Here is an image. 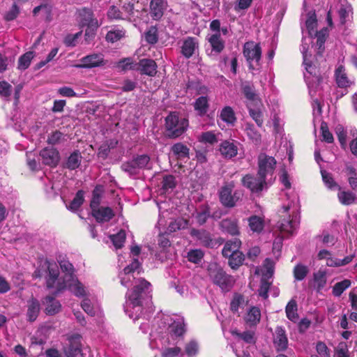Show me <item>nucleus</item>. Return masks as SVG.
I'll return each instance as SVG.
<instances>
[{
	"mask_svg": "<svg viewBox=\"0 0 357 357\" xmlns=\"http://www.w3.org/2000/svg\"><path fill=\"white\" fill-rule=\"evenodd\" d=\"M140 264L135 259L119 274L121 285L130 288L126 294L124 310L134 321L138 319L143 312L144 303L150 298L151 283L139 276Z\"/></svg>",
	"mask_w": 357,
	"mask_h": 357,
	"instance_id": "f257e3e1",
	"label": "nucleus"
},
{
	"mask_svg": "<svg viewBox=\"0 0 357 357\" xmlns=\"http://www.w3.org/2000/svg\"><path fill=\"white\" fill-rule=\"evenodd\" d=\"M247 105L250 116L255 121L257 125L261 128L264 123V105L262 102H261V105H257L256 104H248Z\"/></svg>",
	"mask_w": 357,
	"mask_h": 357,
	"instance_id": "4be33fe9",
	"label": "nucleus"
},
{
	"mask_svg": "<svg viewBox=\"0 0 357 357\" xmlns=\"http://www.w3.org/2000/svg\"><path fill=\"white\" fill-rule=\"evenodd\" d=\"M245 131L248 137L253 142L257 143L261 140L260 133L255 129L252 123H247L245 125Z\"/></svg>",
	"mask_w": 357,
	"mask_h": 357,
	"instance_id": "a19ab883",
	"label": "nucleus"
},
{
	"mask_svg": "<svg viewBox=\"0 0 357 357\" xmlns=\"http://www.w3.org/2000/svg\"><path fill=\"white\" fill-rule=\"evenodd\" d=\"M40 155L42 158L43 162L45 165L55 167L59 161V151L54 148H45L40 153Z\"/></svg>",
	"mask_w": 357,
	"mask_h": 357,
	"instance_id": "dca6fc26",
	"label": "nucleus"
},
{
	"mask_svg": "<svg viewBox=\"0 0 357 357\" xmlns=\"http://www.w3.org/2000/svg\"><path fill=\"white\" fill-rule=\"evenodd\" d=\"M199 47L198 40L195 38H186L181 46V54L187 59L190 58Z\"/></svg>",
	"mask_w": 357,
	"mask_h": 357,
	"instance_id": "6ab92c4d",
	"label": "nucleus"
},
{
	"mask_svg": "<svg viewBox=\"0 0 357 357\" xmlns=\"http://www.w3.org/2000/svg\"><path fill=\"white\" fill-rule=\"evenodd\" d=\"M237 143L234 140H225L220 144L219 151L225 159H231L238 153Z\"/></svg>",
	"mask_w": 357,
	"mask_h": 357,
	"instance_id": "2eb2a0df",
	"label": "nucleus"
},
{
	"mask_svg": "<svg viewBox=\"0 0 357 357\" xmlns=\"http://www.w3.org/2000/svg\"><path fill=\"white\" fill-rule=\"evenodd\" d=\"M137 63H134L131 58H125L115 64V68L119 70L127 71L129 70H137Z\"/></svg>",
	"mask_w": 357,
	"mask_h": 357,
	"instance_id": "c9c22d12",
	"label": "nucleus"
},
{
	"mask_svg": "<svg viewBox=\"0 0 357 357\" xmlns=\"http://www.w3.org/2000/svg\"><path fill=\"white\" fill-rule=\"evenodd\" d=\"M336 357H349V349L347 344L344 342H341L338 344L335 349Z\"/></svg>",
	"mask_w": 357,
	"mask_h": 357,
	"instance_id": "774afa93",
	"label": "nucleus"
},
{
	"mask_svg": "<svg viewBox=\"0 0 357 357\" xmlns=\"http://www.w3.org/2000/svg\"><path fill=\"white\" fill-rule=\"evenodd\" d=\"M145 40L149 44H155L158 40V29L155 26H151L144 35Z\"/></svg>",
	"mask_w": 357,
	"mask_h": 357,
	"instance_id": "6e6d98bb",
	"label": "nucleus"
},
{
	"mask_svg": "<svg viewBox=\"0 0 357 357\" xmlns=\"http://www.w3.org/2000/svg\"><path fill=\"white\" fill-rule=\"evenodd\" d=\"M193 235L196 236L198 239L200 240L201 243L206 247H212L213 246V241L211 238V236L208 232H206L204 230H195L192 233Z\"/></svg>",
	"mask_w": 357,
	"mask_h": 357,
	"instance_id": "58836bf2",
	"label": "nucleus"
},
{
	"mask_svg": "<svg viewBox=\"0 0 357 357\" xmlns=\"http://www.w3.org/2000/svg\"><path fill=\"white\" fill-rule=\"evenodd\" d=\"M248 305V301H245L244 297L240 294H236L234 296L231 302V310L236 312L239 308H243Z\"/></svg>",
	"mask_w": 357,
	"mask_h": 357,
	"instance_id": "c03bdc74",
	"label": "nucleus"
},
{
	"mask_svg": "<svg viewBox=\"0 0 357 357\" xmlns=\"http://www.w3.org/2000/svg\"><path fill=\"white\" fill-rule=\"evenodd\" d=\"M121 169L129 176L137 175L140 171V168L138 167L137 163L134 158L123 162L121 165Z\"/></svg>",
	"mask_w": 357,
	"mask_h": 357,
	"instance_id": "473e14b6",
	"label": "nucleus"
},
{
	"mask_svg": "<svg viewBox=\"0 0 357 357\" xmlns=\"http://www.w3.org/2000/svg\"><path fill=\"white\" fill-rule=\"evenodd\" d=\"M45 312L48 315H54L61 310V305L52 296H46L43 301Z\"/></svg>",
	"mask_w": 357,
	"mask_h": 357,
	"instance_id": "5701e85b",
	"label": "nucleus"
},
{
	"mask_svg": "<svg viewBox=\"0 0 357 357\" xmlns=\"http://www.w3.org/2000/svg\"><path fill=\"white\" fill-rule=\"evenodd\" d=\"M221 227L231 235L235 236L239 234L238 226L236 220L229 219L223 220L221 222Z\"/></svg>",
	"mask_w": 357,
	"mask_h": 357,
	"instance_id": "72a5a7b5",
	"label": "nucleus"
},
{
	"mask_svg": "<svg viewBox=\"0 0 357 357\" xmlns=\"http://www.w3.org/2000/svg\"><path fill=\"white\" fill-rule=\"evenodd\" d=\"M243 56L249 65V69L254 70L259 66L261 57V48L259 43L249 41L243 45Z\"/></svg>",
	"mask_w": 357,
	"mask_h": 357,
	"instance_id": "423d86ee",
	"label": "nucleus"
},
{
	"mask_svg": "<svg viewBox=\"0 0 357 357\" xmlns=\"http://www.w3.org/2000/svg\"><path fill=\"white\" fill-rule=\"evenodd\" d=\"M229 265L233 269L238 268L241 265H242L243 261H244V255L241 252H234L231 256H229Z\"/></svg>",
	"mask_w": 357,
	"mask_h": 357,
	"instance_id": "ea45409f",
	"label": "nucleus"
},
{
	"mask_svg": "<svg viewBox=\"0 0 357 357\" xmlns=\"http://www.w3.org/2000/svg\"><path fill=\"white\" fill-rule=\"evenodd\" d=\"M204 257V252L199 250H192L188 252V259L195 264L199 263Z\"/></svg>",
	"mask_w": 357,
	"mask_h": 357,
	"instance_id": "052dcab7",
	"label": "nucleus"
},
{
	"mask_svg": "<svg viewBox=\"0 0 357 357\" xmlns=\"http://www.w3.org/2000/svg\"><path fill=\"white\" fill-rule=\"evenodd\" d=\"M322 179L325 185L331 190H335L339 188L337 184L335 182L331 174L326 171H321Z\"/></svg>",
	"mask_w": 357,
	"mask_h": 357,
	"instance_id": "bf43d9fd",
	"label": "nucleus"
},
{
	"mask_svg": "<svg viewBox=\"0 0 357 357\" xmlns=\"http://www.w3.org/2000/svg\"><path fill=\"white\" fill-rule=\"evenodd\" d=\"M81 159L82 156L79 152H73L68 158L66 167L70 169L77 168L80 165Z\"/></svg>",
	"mask_w": 357,
	"mask_h": 357,
	"instance_id": "49530a36",
	"label": "nucleus"
},
{
	"mask_svg": "<svg viewBox=\"0 0 357 357\" xmlns=\"http://www.w3.org/2000/svg\"><path fill=\"white\" fill-rule=\"evenodd\" d=\"M140 169L144 168L150 169V157L148 155H139L133 158Z\"/></svg>",
	"mask_w": 357,
	"mask_h": 357,
	"instance_id": "680f3d73",
	"label": "nucleus"
},
{
	"mask_svg": "<svg viewBox=\"0 0 357 357\" xmlns=\"http://www.w3.org/2000/svg\"><path fill=\"white\" fill-rule=\"evenodd\" d=\"M351 284V282L348 279L336 283L333 287V294L337 297L340 296L344 291L349 288Z\"/></svg>",
	"mask_w": 357,
	"mask_h": 357,
	"instance_id": "37998d69",
	"label": "nucleus"
},
{
	"mask_svg": "<svg viewBox=\"0 0 357 357\" xmlns=\"http://www.w3.org/2000/svg\"><path fill=\"white\" fill-rule=\"evenodd\" d=\"M308 273V269L305 266L298 264L294 269V278L297 280H303Z\"/></svg>",
	"mask_w": 357,
	"mask_h": 357,
	"instance_id": "0e129e2a",
	"label": "nucleus"
},
{
	"mask_svg": "<svg viewBox=\"0 0 357 357\" xmlns=\"http://www.w3.org/2000/svg\"><path fill=\"white\" fill-rule=\"evenodd\" d=\"M208 42L211 44L212 50L217 53H220L222 51L225 47L224 41L220 38V33H215L208 38Z\"/></svg>",
	"mask_w": 357,
	"mask_h": 357,
	"instance_id": "c756f323",
	"label": "nucleus"
},
{
	"mask_svg": "<svg viewBox=\"0 0 357 357\" xmlns=\"http://www.w3.org/2000/svg\"><path fill=\"white\" fill-rule=\"evenodd\" d=\"M274 271V263L270 259H266L264 260L263 268H260L257 267L255 270V274H262V277L267 278H271Z\"/></svg>",
	"mask_w": 357,
	"mask_h": 357,
	"instance_id": "cd10ccee",
	"label": "nucleus"
},
{
	"mask_svg": "<svg viewBox=\"0 0 357 357\" xmlns=\"http://www.w3.org/2000/svg\"><path fill=\"white\" fill-rule=\"evenodd\" d=\"M210 278L222 289L229 287L232 283V278L226 274L222 268L216 263H211L208 266Z\"/></svg>",
	"mask_w": 357,
	"mask_h": 357,
	"instance_id": "6e6552de",
	"label": "nucleus"
},
{
	"mask_svg": "<svg viewBox=\"0 0 357 357\" xmlns=\"http://www.w3.org/2000/svg\"><path fill=\"white\" fill-rule=\"evenodd\" d=\"M321 131L323 140L328 143H332L333 142V136L329 131L328 125L326 122H322L321 124Z\"/></svg>",
	"mask_w": 357,
	"mask_h": 357,
	"instance_id": "338daca9",
	"label": "nucleus"
},
{
	"mask_svg": "<svg viewBox=\"0 0 357 357\" xmlns=\"http://www.w3.org/2000/svg\"><path fill=\"white\" fill-rule=\"evenodd\" d=\"M65 140V136L59 131H54L48 135L47 143L51 145L59 144Z\"/></svg>",
	"mask_w": 357,
	"mask_h": 357,
	"instance_id": "4d7b16f0",
	"label": "nucleus"
},
{
	"mask_svg": "<svg viewBox=\"0 0 357 357\" xmlns=\"http://www.w3.org/2000/svg\"><path fill=\"white\" fill-rule=\"evenodd\" d=\"M339 201L344 205H349L354 202L356 199L354 195L349 191L340 190L337 195Z\"/></svg>",
	"mask_w": 357,
	"mask_h": 357,
	"instance_id": "de8ad7c7",
	"label": "nucleus"
},
{
	"mask_svg": "<svg viewBox=\"0 0 357 357\" xmlns=\"http://www.w3.org/2000/svg\"><path fill=\"white\" fill-rule=\"evenodd\" d=\"M249 227L253 232L260 233L264 229V220L261 218L252 215L248 219Z\"/></svg>",
	"mask_w": 357,
	"mask_h": 357,
	"instance_id": "e433bc0d",
	"label": "nucleus"
},
{
	"mask_svg": "<svg viewBox=\"0 0 357 357\" xmlns=\"http://www.w3.org/2000/svg\"><path fill=\"white\" fill-rule=\"evenodd\" d=\"M335 81L339 87L346 88L352 84V81L348 77L344 66L339 65L335 71Z\"/></svg>",
	"mask_w": 357,
	"mask_h": 357,
	"instance_id": "412c9836",
	"label": "nucleus"
},
{
	"mask_svg": "<svg viewBox=\"0 0 357 357\" xmlns=\"http://www.w3.org/2000/svg\"><path fill=\"white\" fill-rule=\"evenodd\" d=\"M69 346L64 349L67 357H83L81 341L79 335L72 336L69 339Z\"/></svg>",
	"mask_w": 357,
	"mask_h": 357,
	"instance_id": "4468645a",
	"label": "nucleus"
},
{
	"mask_svg": "<svg viewBox=\"0 0 357 357\" xmlns=\"http://www.w3.org/2000/svg\"><path fill=\"white\" fill-rule=\"evenodd\" d=\"M168 6L166 0H151L149 4L150 15L154 20H160Z\"/></svg>",
	"mask_w": 357,
	"mask_h": 357,
	"instance_id": "f8f14e48",
	"label": "nucleus"
},
{
	"mask_svg": "<svg viewBox=\"0 0 357 357\" xmlns=\"http://www.w3.org/2000/svg\"><path fill=\"white\" fill-rule=\"evenodd\" d=\"M188 221L184 218H177L172 221L169 226L168 230L170 232H174L179 229H183L188 227Z\"/></svg>",
	"mask_w": 357,
	"mask_h": 357,
	"instance_id": "79ce46f5",
	"label": "nucleus"
},
{
	"mask_svg": "<svg viewBox=\"0 0 357 357\" xmlns=\"http://www.w3.org/2000/svg\"><path fill=\"white\" fill-rule=\"evenodd\" d=\"M26 308V319L29 321L33 322L40 313V306L39 301L35 298H31L27 301Z\"/></svg>",
	"mask_w": 357,
	"mask_h": 357,
	"instance_id": "aec40b11",
	"label": "nucleus"
},
{
	"mask_svg": "<svg viewBox=\"0 0 357 357\" xmlns=\"http://www.w3.org/2000/svg\"><path fill=\"white\" fill-rule=\"evenodd\" d=\"M60 267L63 275L59 276V271L56 263L46 261L44 266L47 270L45 277L46 285L48 289H54L56 293L68 289L77 297L86 295L84 285L77 280L74 274V268L68 261H61Z\"/></svg>",
	"mask_w": 357,
	"mask_h": 357,
	"instance_id": "f03ea898",
	"label": "nucleus"
},
{
	"mask_svg": "<svg viewBox=\"0 0 357 357\" xmlns=\"http://www.w3.org/2000/svg\"><path fill=\"white\" fill-rule=\"evenodd\" d=\"M218 140V136L213 131L204 132L199 136V141L203 143L214 144Z\"/></svg>",
	"mask_w": 357,
	"mask_h": 357,
	"instance_id": "09e8293b",
	"label": "nucleus"
},
{
	"mask_svg": "<svg viewBox=\"0 0 357 357\" xmlns=\"http://www.w3.org/2000/svg\"><path fill=\"white\" fill-rule=\"evenodd\" d=\"M276 160L265 153H261L258 156L257 175L264 176L271 182L276 167Z\"/></svg>",
	"mask_w": 357,
	"mask_h": 357,
	"instance_id": "0eeeda50",
	"label": "nucleus"
},
{
	"mask_svg": "<svg viewBox=\"0 0 357 357\" xmlns=\"http://www.w3.org/2000/svg\"><path fill=\"white\" fill-rule=\"evenodd\" d=\"M273 344L275 349L279 351H283L288 347V339L285 331L282 327H277L273 335Z\"/></svg>",
	"mask_w": 357,
	"mask_h": 357,
	"instance_id": "a211bd4d",
	"label": "nucleus"
},
{
	"mask_svg": "<svg viewBox=\"0 0 357 357\" xmlns=\"http://www.w3.org/2000/svg\"><path fill=\"white\" fill-rule=\"evenodd\" d=\"M280 213L281 220L278 222V227L284 234H292L299 225L297 200H293L287 205H284Z\"/></svg>",
	"mask_w": 357,
	"mask_h": 357,
	"instance_id": "7ed1b4c3",
	"label": "nucleus"
},
{
	"mask_svg": "<svg viewBox=\"0 0 357 357\" xmlns=\"http://www.w3.org/2000/svg\"><path fill=\"white\" fill-rule=\"evenodd\" d=\"M231 334L238 340H243L247 344H254L256 342L257 337L254 331H245L242 333H239L237 331H232Z\"/></svg>",
	"mask_w": 357,
	"mask_h": 357,
	"instance_id": "bb28decb",
	"label": "nucleus"
},
{
	"mask_svg": "<svg viewBox=\"0 0 357 357\" xmlns=\"http://www.w3.org/2000/svg\"><path fill=\"white\" fill-rule=\"evenodd\" d=\"M261 318V312L259 309L257 307H252L248 310L245 320V322L250 326H255L257 325Z\"/></svg>",
	"mask_w": 357,
	"mask_h": 357,
	"instance_id": "c85d7f7f",
	"label": "nucleus"
},
{
	"mask_svg": "<svg viewBox=\"0 0 357 357\" xmlns=\"http://www.w3.org/2000/svg\"><path fill=\"white\" fill-rule=\"evenodd\" d=\"M286 314L287 318L293 322L298 319L297 314V305L295 301L291 300L286 306Z\"/></svg>",
	"mask_w": 357,
	"mask_h": 357,
	"instance_id": "4c0bfd02",
	"label": "nucleus"
},
{
	"mask_svg": "<svg viewBox=\"0 0 357 357\" xmlns=\"http://www.w3.org/2000/svg\"><path fill=\"white\" fill-rule=\"evenodd\" d=\"M34 56V54L33 52H28L21 56L18 61V68L20 69L25 70L26 69L30 63L31 60Z\"/></svg>",
	"mask_w": 357,
	"mask_h": 357,
	"instance_id": "8fccbe9b",
	"label": "nucleus"
},
{
	"mask_svg": "<svg viewBox=\"0 0 357 357\" xmlns=\"http://www.w3.org/2000/svg\"><path fill=\"white\" fill-rule=\"evenodd\" d=\"M137 70L142 74L150 77L155 76L157 73V64L153 59H143L137 63Z\"/></svg>",
	"mask_w": 357,
	"mask_h": 357,
	"instance_id": "f3484780",
	"label": "nucleus"
},
{
	"mask_svg": "<svg viewBox=\"0 0 357 357\" xmlns=\"http://www.w3.org/2000/svg\"><path fill=\"white\" fill-rule=\"evenodd\" d=\"M175 186L176 180L174 176L166 175L163 177L162 181V188L165 192L173 189Z\"/></svg>",
	"mask_w": 357,
	"mask_h": 357,
	"instance_id": "e2e57ef3",
	"label": "nucleus"
},
{
	"mask_svg": "<svg viewBox=\"0 0 357 357\" xmlns=\"http://www.w3.org/2000/svg\"><path fill=\"white\" fill-rule=\"evenodd\" d=\"M109 238L116 249L121 248L126 241V232L123 230H120L116 234L110 235Z\"/></svg>",
	"mask_w": 357,
	"mask_h": 357,
	"instance_id": "a18cd8bd",
	"label": "nucleus"
},
{
	"mask_svg": "<svg viewBox=\"0 0 357 357\" xmlns=\"http://www.w3.org/2000/svg\"><path fill=\"white\" fill-rule=\"evenodd\" d=\"M92 215L98 222H108L114 216V213L111 208L102 206L96 209Z\"/></svg>",
	"mask_w": 357,
	"mask_h": 357,
	"instance_id": "393cba45",
	"label": "nucleus"
},
{
	"mask_svg": "<svg viewBox=\"0 0 357 357\" xmlns=\"http://www.w3.org/2000/svg\"><path fill=\"white\" fill-rule=\"evenodd\" d=\"M79 61L80 63L74 66L75 68H93L105 66L107 63L102 54L96 53L82 57Z\"/></svg>",
	"mask_w": 357,
	"mask_h": 357,
	"instance_id": "9b49d317",
	"label": "nucleus"
},
{
	"mask_svg": "<svg viewBox=\"0 0 357 357\" xmlns=\"http://www.w3.org/2000/svg\"><path fill=\"white\" fill-rule=\"evenodd\" d=\"M234 188V183L233 182L226 184L221 188L220 199L223 205L233 207L239 200V193L236 191L233 193Z\"/></svg>",
	"mask_w": 357,
	"mask_h": 357,
	"instance_id": "9d476101",
	"label": "nucleus"
},
{
	"mask_svg": "<svg viewBox=\"0 0 357 357\" xmlns=\"http://www.w3.org/2000/svg\"><path fill=\"white\" fill-rule=\"evenodd\" d=\"M242 184L244 187L248 188L253 193H259L266 189L268 184L271 183L269 179H266L264 176L257 175L254 176L250 174H247L242 178Z\"/></svg>",
	"mask_w": 357,
	"mask_h": 357,
	"instance_id": "1a4fd4ad",
	"label": "nucleus"
},
{
	"mask_svg": "<svg viewBox=\"0 0 357 357\" xmlns=\"http://www.w3.org/2000/svg\"><path fill=\"white\" fill-rule=\"evenodd\" d=\"M208 106V100L206 96L198 98L194 103V108L200 116H204L206 114Z\"/></svg>",
	"mask_w": 357,
	"mask_h": 357,
	"instance_id": "7c9ffc66",
	"label": "nucleus"
},
{
	"mask_svg": "<svg viewBox=\"0 0 357 357\" xmlns=\"http://www.w3.org/2000/svg\"><path fill=\"white\" fill-rule=\"evenodd\" d=\"M241 245V241L238 238L227 241L222 249V255L225 257H228L234 254V252H238Z\"/></svg>",
	"mask_w": 357,
	"mask_h": 357,
	"instance_id": "a878e982",
	"label": "nucleus"
},
{
	"mask_svg": "<svg viewBox=\"0 0 357 357\" xmlns=\"http://www.w3.org/2000/svg\"><path fill=\"white\" fill-rule=\"evenodd\" d=\"M170 151L172 157L178 161L185 162L190 158L189 148L181 142L172 145Z\"/></svg>",
	"mask_w": 357,
	"mask_h": 357,
	"instance_id": "ddd939ff",
	"label": "nucleus"
},
{
	"mask_svg": "<svg viewBox=\"0 0 357 357\" xmlns=\"http://www.w3.org/2000/svg\"><path fill=\"white\" fill-rule=\"evenodd\" d=\"M267 279V278L262 277L259 289V294L264 298H268V291L271 285V282H269Z\"/></svg>",
	"mask_w": 357,
	"mask_h": 357,
	"instance_id": "69168bd1",
	"label": "nucleus"
},
{
	"mask_svg": "<svg viewBox=\"0 0 357 357\" xmlns=\"http://www.w3.org/2000/svg\"><path fill=\"white\" fill-rule=\"evenodd\" d=\"M243 93L246 98L249 100L248 104H256L261 105V100L256 94L255 89L250 85H245L243 87Z\"/></svg>",
	"mask_w": 357,
	"mask_h": 357,
	"instance_id": "2f4dec72",
	"label": "nucleus"
},
{
	"mask_svg": "<svg viewBox=\"0 0 357 357\" xmlns=\"http://www.w3.org/2000/svg\"><path fill=\"white\" fill-rule=\"evenodd\" d=\"M170 333L175 336H181L185 332L184 323L182 319L174 321L169 326Z\"/></svg>",
	"mask_w": 357,
	"mask_h": 357,
	"instance_id": "3c124183",
	"label": "nucleus"
},
{
	"mask_svg": "<svg viewBox=\"0 0 357 357\" xmlns=\"http://www.w3.org/2000/svg\"><path fill=\"white\" fill-rule=\"evenodd\" d=\"M79 16L81 17L80 22L83 26L86 25L99 26L98 20L93 17V11L91 9L82 8L79 11Z\"/></svg>",
	"mask_w": 357,
	"mask_h": 357,
	"instance_id": "b1692460",
	"label": "nucleus"
},
{
	"mask_svg": "<svg viewBox=\"0 0 357 357\" xmlns=\"http://www.w3.org/2000/svg\"><path fill=\"white\" fill-rule=\"evenodd\" d=\"M307 52V47L305 45L303 44L301 52L303 54V64L305 69L304 77L308 86L310 96H314L315 92L318 90L323 77L320 69L309 61Z\"/></svg>",
	"mask_w": 357,
	"mask_h": 357,
	"instance_id": "20e7f679",
	"label": "nucleus"
},
{
	"mask_svg": "<svg viewBox=\"0 0 357 357\" xmlns=\"http://www.w3.org/2000/svg\"><path fill=\"white\" fill-rule=\"evenodd\" d=\"M220 117L228 124H234L236 120L235 113L229 106H226L221 110Z\"/></svg>",
	"mask_w": 357,
	"mask_h": 357,
	"instance_id": "f704fd0d",
	"label": "nucleus"
},
{
	"mask_svg": "<svg viewBox=\"0 0 357 357\" xmlns=\"http://www.w3.org/2000/svg\"><path fill=\"white\" fill-rule=\"evenodd\" d=\"M180 355H183L182 350L178 347H165L162 349L161 356L162 357H176Z\"/></svg>",
	"mask_w": 357,
	"mask_h": 357,
	"instance_id": "13d9d810",
	"label": "nucleus"
},
{
	"mask_svg": "<svg viewBox=\"0 0 357 357\" xmlns=\"http://www.w3.org/2000/svg\"><path fill=\"white\" fill-rule=\"evenodd\" d=\"M84 201V194L82 190H79L77 192L75 197L70 202V205L68 206V208L72 211H77L79 206L82 204Z\"/></svg>",
	"mask_w": 357,
	"mask_h": 357,
	"instance_id": "864d4df0",
	"label": "nucleus"
},
{
	"mask_svg": "<svg viewBox=\"0 0 357 357\" xmlns=\"http://www.w3.org/2000/svg\"><path fill=\"white\" fill-rule=\"evenodd\" d=\"M199 351V346L196 341L190 340L189 342L186 343L185 346V350L183 354L188 356V357H194L195 356Z\"/></svg>",
	"mask_w": 357,
	"mask_h": 357,
	"instance_id": "603ef678",
	"label": "nucleus"
},
{
	"mask_svg": "<svg viewBox=\"0 0 357 357\" xmlns=\"http://www.w3.org/2000/svg\"><path fill=\"white\" fill-rule=\"evenodd\" d=\"M317 354L311 355V357H330L329 349L323 342H318L316 345Z\"/></svg>",
	"mask_w": 357,
	"mask_h": 357,
	"instance_id": "5fc2aeb1",
	"label": "nucleus"
},
{
	"mask_svg": "<svg viewBox=\"0 0 357 357\" xmlns=\"http://www.w3.org/2000/svg\"><path fill=\"white\" fill-rule=\"evenodd\" d=\"M167 135L171 138L181 136L188 127V121L175 113L170 114L165 119Z\"/></svg>",
	"mask_w": 357,
	"mask_h": 357,
	"instance_id": "39448f33",
	"label": "nucleus"
}]
</instances>
